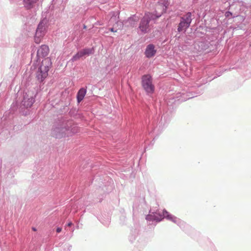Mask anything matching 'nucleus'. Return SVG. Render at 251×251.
Returning <instances> with one entry per match:
<instances>
[{"instance_id":"obj_1","label":"nucleus","mask_w":251,"mask_h":251,"mask_svg":"<svg viewBox=\"0 0 251 251\" xmlns=\"http://www.w3.org/2000/svg\"><path fill=\"white\" fill-rule=\"evenodd\" d=\"M79 129L77 124L73 120L61 116L52 126L51 134L55 138L61 139L73 136L77 133Z\"/></svg>"},{"instance_id":"obj_2","label":"nucleus","mask_w":251,"mask_h":251,"mask_svg":"<svg viewBox=\"0 0 251 251\" xmlns=\"http://www.w3.org/2000/svg\"><path fill=\"white\" fill-rule=\"evenodd\" d=\"M52 67V62L50 58L46 57L44 58L41 62H38L34 64L33 62L31 69H36L35 78L37 81L40 83V86L43 85L45 82V79L49 75V71Z\"/></svg>"},{"instance_id":"obj_3","label":"nucleus","mask_w":251,"mask_h":251,"mask_svg":"<svg viewBox=\"0 0 251 251\" xmlns=\"http://www.w3.org/2000/svg\"><path fill=\"white\" fill-rule=\"evenodd\" d=\"M159 15H154L151 11H146L144 16L140 19L137 30L139 34H145L150 29V23L153 22L154 24L158 19Z\"/></svg>"},{"instance_id":"obj_4","label":"nucleus","mask_w":251,"mask_h":251,"mask_svg":"<svg viewBox=\"0 0 251 251\" xmlns=\"http://www.w3.org/2000/svg\"><path fill=\"white\" fill-rule=\"evenodd\" d=\"M37 95V92L34 93L28 91L27 93H24L23 98L19 107V112L22 115L27 116L29 114L30 110L29 108L35 102Z\"/></svg>"},{"instance_id":"obj_5","label":"nucleus","mask_w":251,"mask_h":251,"mask_svg":"<svg viewBox=\"0 0 251 251\" xmlns=\"http://www.w3.org/2000/svg\"><path fill=\"white\" fill-rule=\"evenodd\" d=\"M32 52L31 54V61L34 62V64H36L38 62H41V58H44L47 56L49 52V48L46 45H41L37 50L36 53L35 54L34 52L36 51V49L35 46H31Z\"/></svg>"},{"instance_id":"obj_6","label":"nucleus","mask_w":251,"mask_h":251,"mask_svg":"<svg viewBox=\"0 0 251 251\" xmlns=\"http://www.w3.org/2000/svg\"><path fill=\"white\" fill-rule=\"evenodd\" d=\"M193 19L191 12H187L184 15L180 17V21L177 25V32L178 33L185 32L190 26Z\"/></svg>"},{"instance_id":"obj_7","label":"nucleus","mask_w":251,"mask_h":251,"mask_svg":"<svg viewBox=\"0 0 251 251\" xmlns=\"http://www.w3.org/2000/svg\"><path fill=\"white\" fill-rule=\"evenodd\" d=\"M152 77L150 74H145L141 77V85L148 96L152 95L155 91V86L152 83Z\"/></svg>"},{"instance_id":"obj_8","label":"nucleus","mask_w":251,"mask_h":251,"mask_svg":"<svg viewBox=\"0 0 251 251\" xmlns=\"http://www.w3.org/2000/svg\"><path fill=\"white\" fill-rule=\"evenodd\" d=\"M156 5L161 7V11L160 12L155 9L153 11H151L154 15H159L157 18L159 19L163 15L167 13L170 4V0H156Z\"/></svg>"},{"instance_id":"obj_9","label":"nucleus","mask_w":251,"mask_h":251,"mask_svg":"<svg viewBox=\"0 0 251 251\" xmlns=\"http://www.w3.org/2000/svg\"><path fill=\"white\" fill-rule=\"evenodd\" d=\"M146 220L147 221L149 225H153L155 226L156 223L162 221L163 220V212L160 214L159 212L156 211L151 212L150 210L149 214L146 216Z\"/></svg>"},{"instance_id":"obj_10","label":"nucleus","mask_w":251,"mask_h":251,"mask_svg":"<svg viewBox=\"0 0 251 251\" xmlns=\"http://www.w3.org/2000/svg\"><path fill=\"white\" fill-rule=\"evenodd\" d=\"M95 52V49L92 48H85L79 51H78L75 54H74L71 59V61L75 62L79 60L80 58L85 56H89L91 54H94Z\"/></svg>"},{"instance_id":"obj_11","label":"nucleus","mask_w":251,"mask_h":251,"mask_svg":"<svg viewBox=\"0 0 251 251\" xmlns=\"http://www.w3.org/2000/svg\"><path fill=\"white\" fill-rule=\"evenodd\" d=\"M170 121V118L167 115L164 114L157 124L156 126L154 127L152 130L153 132H161L165 127L167 126Z\"/></svg>"},{"instance_id":"obj_12","label":"nucleus","mask_w":251,"mask_h":251,"mask_svg":"<svg viewBox=\"0 0 251 251\" xmlns=\"http://www.w3.org/2000/svg\"><path fill=\"white\" fill-rule=\"evenodd\" d=\"M48 21L45 18L42 20L38 24L36 30V35L38 36H44L47 31Z\"/></svg>"},{"instance_id":"obj_13","label":"nucleus","mask_w":251,"mask_h":251,"mask_svg":"<svg viewBox=\"0 0 251 251\" xmlns=\"http://www.w3.org/2000/svg\"><path fill=\"white\" fill-rule=\"evenodd\" d=\"M139 17L136 14L131 15L127 19L124 20L122 23L126 27L134 28L137 26Z\"/></svg>"},{"instance_id":"obj_14","label":"nucleus","mask_w":251,"mask_h":251,"mask_svg":"<svg viewBox=\"0 0 251 251\" xmlns=\"http://www.w3.org/2000/svg\"><path fill=\"white\" fill-rule=\"evenodd\" d=\"M156 52L155 46L152 44H150L147 46L144 54L146 57L151 58L155 55Z\"/></svg>"},{"instance_id":"obj_15","label":"nucleus","mask_w":251,"mask_h":251,"mask_svg":"<svg viewBox=\"0 0 251 251\" xmlns=\"http://www.w3.org/2000/svg\"><path fill=\"white\" fill-rule=\"evenodd\" d=\"M208 31H210V30H207L206 26L201 25L196 27L194 32V34L197 37H202L204 36Z\"/></svg>"},{"instance_id":"obj_16","label":"nucleus","mask_w":251,"mask_h":251,"mask_svg":"<svg viewBox=\"0 0 251 251\" xmlns=\"http://www.w3.org/2000/svg\"><path fill=\"white\" fill-rule=\"evenodd\" d=\"M209 43L206 41H198L195 44V47L198 51L201 52L207 50L209 46Z\"/></svg>"},{"instance_id":"obj_17","label":"nucleus","mask_w":251,"mask_h":251,"mask_svg":"<svg viewBox=\"0 0 251 251\" xmlns=\"http://www.w3.org/2000/svg\"><path fill=\"white\" fill-rule=\"evenodd\" d=\"M163 219H166L167 220L172 221V222L176 224H177V223L180 220V219L177 218L175 216L170 213L165 209H164L163 210Z\"/></svg>"},{"instance_id":"obj_18","label":"nucleus","mask_w":251,"mask_h":251,"mask_svg":"<svg viewBox=\"0 0 251 251\" xmlns=\"http://www.w3.org/2000/svg\"><path fill=\"white\" fill-rule=\"evenodd\" d=\"M163 219H166L167 220L172 221V222L176 224H177V223L180 220V219L177 218L175 216L170 213L165 209H164L163 210Z\"/></svg>"},{"instance_id":"obj_19","label":"nucleus","mask_w":251,"mask_h":251,"mask_svg":"<svg viewBox=\"0 0 251 251\" xmlns=\"http://www.w3.org/2000/svg\"><path fill=\"white\" fill-rule=\"evenodd\" d=\"M87 93V87H81L77 91L76 93L77 102L79 103L84 99Z\"/></svg>"},{"instance_id":"obj_20","label":"nucleus","mask_w":251,"mask_h":251,"mask_svg":"<svg viewBox=\"0 0 251 251\" xmlns=\"http://www.w3.org/2000/svg\"><path fill=\"white\" fill-rule=\"evenodd\" d=\"M39 0H23V4L27 10H31L38 3Z\"/></svg>"},{"instance_id":"obj_21","label":"nucleus","mask_w":251,"mask_h":251,"mask_svg":"<svg viewBox=\"0 0 251 251\" xmlns=\"http://www.w3.org/2000/svg\"><path fill=\"white\" fill-rule=\"evenodd\" d=\"M69 115L74 119H81L82 118V114L78 113V110L76 108H71L69 112Z\"/></svg>"},{"instance_id":"obj_22","label":"nucleus","mask_w":251,"mask_h":251,"mask_svg":"<svg viewBox=\"0 0 251 251\" xmlns=\"http://www.w3.org/2000/svg\"><path fill=\"white\" fill-rule=\"evenodd\" d=\"M196 96L195 93L193 92H187L186 93H182L181 97L182 101H186L189 99L194 98Z\"/></svg>"},{"instance_id":"obj_23","label":"nucleus","mask_w":251,"mask_h":251,"mask_svg":"<svg viewBox=\"0 0 251 251\" xmlns=\"http://www.w3.org/2000/svg\"><path fill=\"white\" fill-rule=\"evenodd\" d=\"M18 108V105L17 104V103L13 102L8 111H6L5 112L4 115L5 116H7V115H8L9 114H11L12 115L14 114L15 111L17 110Z\"/></svg>"},{"instance_id":"obj_24","label":"nucleus","mask_w":251,"mask_h":251,"mask_svg":"<svg viewBox=\"0 0 251 251\" xmlns=\"http://www.w3.org/2000/svg\"><path fill=\"white\" fill-rule=\"evenodd\" d=\"M225 16L226 18H228V19L235 18L236 19H238V20H239L240 21L244 20L243 18L242 17H241L240 16H233V13L229 11H226V12L225 13Z\"/></svg>"},{"instance_id":"obj_25","label":"nucleus","mask_w":251,"mask_h":251,"mask_svg":"<svg viewBox=\"0 0 251 251\" xmlns=\"http://www.w3.org/2000/svg\"><path fill=\"white\" fill-rule=\"evenodd\" d=\"M176 225L183 230H185L186 228L189 227V226L187 225L185 222L182 221L181 220H180Z\"/></svg>"},{"instance_id":"obj_26","label":"nucleus","mask_w":251,"mask_h":251,"mask_svg":"<svg viewBox=\"0 0 251 251\" xmlns=\"http://www.w3.org/2000/svg\"><path fill=\"white\" fill-rule=\"evenodd\" d=\"M119 16L118 15V17H117L116 15L114 13L109 20V22L108 23V25H111L110 22L112 21H113V22H115L116 24L118 23V22L119 21Z\"/></svg>"},{"instance_id":"obj_27","label":"nucleus","mask_w":251,"mask_h":251,"mask_svg":"<svg viewBox=\"0 0 251 251\" xmlns=\"http://www.w3.org/2000/svg\"><path fill=\"white\" fill-rule=\"evenodd\" d=\"M233 30L241 29L243 27V25L242 24L233 25L232 26Z\"/></svg>"},{"instance_id":"obj_28","label":"nucleus","mask_w":251,"mask_h":251,"mask_svg":"<svg viewBox=\"0 0 251 251\" xmlns=\"http://www.w3.org/2000/svg\"><path fill=\"white\" fill-rule=\"evenodd\" d=\"M43 37V36H36V34L34 36V41L36 44H39L41 41V39Z\"/></svg>"},{"instance_id":"obj_29","label":"nucleus","mask_w":251,"mask_h":251,"mask_svg":"<svg viewBox=\"0 0 251 251\" xmlns=\"http://www.w3.org/2000/svg\"><path fill=\"white\" fill-rule=\"evenodd\" d=\"M103 23L101 21H97L94 23L92 27H94V25H102Z\"/></svg>"},{"instance_id":"obj_30","label":"nucleus","mask_w":251,"mask_h":251,"mask_svg":"<svg viewBox=\"0 0 251 251\" xmlns=\"http://www.w3.org/2000/svg\"><path fill=\"white\" fill-rule=\"evenodd\" d=\"M206 27L207 28V30H210L209 32H214V31L216 29L215 27H208V26H206Z\"/></svg>"},{"instance_id":"obj_31","label":"nucleus","mask_w":251,"mask_h":251,"mask_svg":"<svg viewBox=\"0 0 251 251\" xmlns=\"http://www.w3.org/2000/svg\"><path fill=\"white\" fill-rule=\"evenodd\" d=\"M135 240V237L132 235L129 236V240L131 242H133Z\"/></svg>"},{"instance_id":"obj_32","label":"nucleus","mask_w":251,"mask_h":251,"mask_svg":"<svg viewBox=\"0 0 251 251\" xmlns=\"http://www.w3.org/2000/svg\"><path fill=\"white\" fill-rule=\"evenodd\" d=\"M109 30L112 32H116L117 31V29H115L114 27L109 28Z\"/></svg>"},{"instance_id":"obj_33","label":"nucleus","mask_w":251,"mask_h":251,"mask_svg":"<svg viewBox=\"0 0 251 251\" xmlns=\"http://www.w3.org/2000/svg\"><path fill=\"white\" fill-rule=\"evenodd\" d=\"M62 231V227H57L56 229V231L57 233H60Z\"/></svg>"},{"instance_id":"obj_34","label":"nucleus","mask_w":251,"mask_h":251,"mask_svg":"<svg viewBox=\"0 0 251 251\" xmlns=\"http://www.w3.org/2000/svg\"><path fill=\"white\" fill-rule=\"evenodd\" d=\"M73 225V223L72 222H69L67 223V226L69 227H71Z\"/></svg>"},{"instance_id":"obj_35","label":"nucleus","mask_w":251,"mask_h":251,"mask_svg":"<svg viewBox=\"0 0 251 251\" xmlns=\"http://www.w3.org/2000/svg\"><path fill=\"white\" fill-rule=\"evenodd\" d=\"M72 245H69L68 246V251H71V249H72Z\"/></svg>"},{"instance_id":"obj_36","label":"nucleus","mask_w":251,"mask_h":251,"mask_svg":"<svg viewBox=\"0 0 251 251\" xmlns=\"http://www.w3.org/2000/svg\"><path fill=\"white\" fill-rule=\"evenodd\" d=\"M31 229L34 231H36L37 230L36 228L35 227H34V226L32 227Z\"/></svg>"},{"instance_id":"obj_37","label":"nucleus","mask_w":251,"mask_h":251,"mask_svg":"<svg viewBox=\"0 0 251 251\" xmlns=\"http://www.w3.org/2000/svg\"><path fill=\"white\" fill-rule=\"evenodd\" d=\"M87 25H83V29H87Z\"/></svg>"},{"instance_id":"obj_38","label":"nucleus","mask_w":251,"mask_h":251,"mask_svg":"<svg viewBox=\"0 0 251 251\" xmlns=\"http://www.w3.org/2000/svg\"><path fill=\"white\" fill-rule=\"evenodd\" d=\"M104 33H108V31H104Z\"/></svg>"}]
</instances>
